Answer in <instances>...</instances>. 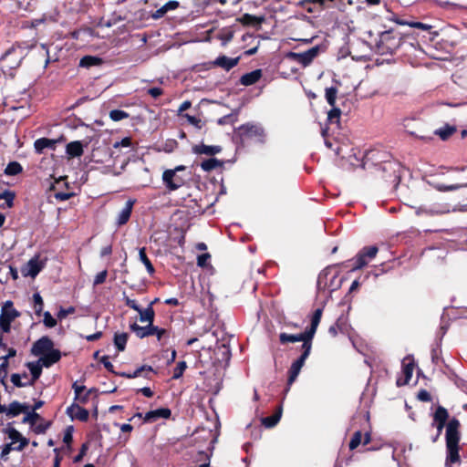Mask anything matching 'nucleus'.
Here are the masks:
<instances>
[{"mask_svg":"<svg viewBox=\"0 0 467 467\" xmlns=\"http://www.w3.org/2000/svg\"><path fill=\"white\" fill-rule=\"evenodd\" d=\"M10 380L13 383V385L16 388H24L30 386V384H28V381H22V375H20L19 373H13L11 375Z\"/></svg>","mask_w":467,"mask_h":467,"instance_id":"54","label":"nucleus"},{"mask_svg":"<svg viewBox=\"0 0 467 467\" xmlns=\"http://www.w3.org/2000/svg\"><path fill=\"white\" fill-rule=\"evenodd\" d=\"M30 407L26 403H20L16 400L11 402L8 407H6V410L5 411L8 417H16L20 413H26Z\"/></svg>","mask_w":467,"mask_h":467,"instance_id":"29","label":"nucleus"},{"mask_svg":"<svg viewBox=\"0 0 467 467\" xmlns=\"http://www.w3.org/2000/svg\"><path fill=\"white\" fill-rule=\"evenodd\" d=\"M38 420H42L41 416L36 412L29 410L26 412V416L23 419L24 423H29L31 426H34L36 421Z\"/></svg>","mask_w":467,"mask_h":467,"instance_id":"46","label":"nucleus"},{"mask_svg":"<svg viewBox=\"0 0 467 467\" xmlns=\"http://www.w3.org/2000/svg\"><path fill=\"white\" fill-rule=\"evenodd\" d=\"M319 47L316 46L303 53L289 52L286 57L292 60L302 64L303 66H308L313 59L318 55Z\"/></svg>","mask_w":467,"mask_h":467,"instance_id":"8","label":"nucleus"},{"mask_svg":"<svg viewBox=\"0 0 467 467\" xmlns=\"http://www.w3.org/2000/svg\"><path fill=\"white\" fill-rule=\"evenodd\" d=\"M162 147L165 152L171 153L178 147V142L176 140L170 139L164 142Z\"/></svg>","mask_w":467,"mask_h":467,"instance_id":"60","label":"nucleus"},{"mask_svg":"<svg viewBox=\"0 0 467 467\" xmlns=\"http://www.w3.org/2000/svg\"><path fill=\"white\" fill-rule=\"evenodd\" d=\"M301 369L292 363L288 369L287 386L290 387L296 379Z\"/></svg>","mask_w":467,"mask_h":467,"instance_id":"47","label":"nucleus"},{"mask_svg":"<svg viewBox=\"0 0 467 467\" xmlns=\"http://www.w3.org/2000/svg\"><path fill=\"white\" fill-rule=\"evenodd\" d=\"M455 78L457 79L455 82L467 89V68L455 75Z\"/></svg>","mask_w":467,"mask_h":467,"instance_id":"57","label":"nucleus"},{"mask_svg":"<svg viewBox=\"0 0 467 467\" xmlns=\"http://www.w3.org/2000/svg\"><path fill=\"white\" fill-rule=\"evenodd\" d=\"M5 432L7 433L8 438L12 441V444L21 440L22 434L15 428H7Z\"/></svg>","mask_w":467,"mask_h":467,"instance_id":"58","label":"nucleus"},{"mask_svg":"<svg viewBox=\"0 0 467 467\" xmlns=\"http://www.w3.org/2000/svg\"><path fill=\"white\" fill-rule=\"evenodd\" d=\"M262 75L263 74L261 69H255L254 71L243 75L240 78L239 82L243 86H251L255 84L262 78Z\"/></svg>","mask_w":467,"mask_h":467,"instance_id":"31","label":"nucleus"},{"mask_svg":"<svg viewBox=\"0 0 467 467\" xmlns=\"http://www.w3.org/2000/svg\"><path fill=\"white\" fill-rule=\"evenodd\" d=\"M340 116H341L340 109L334 106L327 113V120L330 123H339Z\"/></svg>","mask_w":467,"mask_h":467,"instance_id":"49","label":"nucleus"},{"mask_svg":"<svg viewBox=\"0 0 467 467\" xmlns=\"http://www.w3.org/2000/svg\"><path fill=\"white\" fill-rule=\"evenodd\" d=\"M72 389L75 392V400L83 405L88 402L90 394L93 391H96L95 389H89L87 390L86 386L78 385L77 381L72 384Z\"/></svg>","mask_w":467,"mask_h":467,"instance_id":"15","label":"nucleus"},{"mask_svg":"<svg viewBox=\"0 0 467 467\" xmlns=\"http://www.w3.org/2000/svg\"><path fill=\"white\" fill-rule=\"evenodd\" d=\"M311 349H312V348H309L308 346L305 345L304 349H301L300 357L297 359H296L293 362V364L301 369L303 368V366L305 365L306 358L310 355Z\"/></svg>","mask_w":467,"mask_h":467,"instance_id":"43","label":"nucleus"},{"mask_svg":"<svg viewBox=\"0 0 467 467\" xmlns=\"http://www.w3.org/2000/svg\"><path fill=\"white\" fill-rule=\"evenodd\" d=\"M20 315V312L14 307L13 302L8 300L2 306L0 320L13 322Z\"/></svg>","mask_w":467,"mask_h":467,"instance_id":"17","label":"nucleus"},{"mask_svg":"<svg viewBox=\"0 0 467 467\" xmlns=\"http://www.w3.org/2000/svg\"><path fill=\"white\" fill-rule=\"evenodd\" d=\"M238 20L244 26H255L261 25L264 22L265 18L263 16H256L250 14H244Z\"/></svg>","mask_w":467,"mask_h":467,"instance_id":"35","label":"nucleus"},{"mask_svg":"<svg viewBox=\"0 0 467 467\" xmlns=\"http://www.w3.org/2000/svg\"><path fill=\"white\" fill-rule=\"evenodd\" d=\"M448 410L441 405H438L432 414L431 427L436 428L434 435L431 436V442H436L441 437L442 431L445 430L446 441V460L445 466L451 467V464L459 463L460 457V441H461V422L452 417L450 419Z\"/></svg>","mask_w":467,"mask_h":467,"instance_id":"1","label":"nucleus"},{"mask_svg":"<svg viewBox=\"0 0 467 467\" xmlns=\"http://www.w3.org/2000/svg\"><path fill=\"white\" fill-rule=\"evenodd\" d=\"M456 127L446 124L444 127L438 129L434 131L442 140H448L452 134L456 132Z\"/></svg>","mask_w":467,"mask_h":467,"instance_id":"39","label":"nucleus"},{"mask_svg":"<svg viewBox=\"0 0 467 467\" xmlns=\"http://www.w3.org/2000/svg\"><path fill=\"white\" fill-rule=\"evenodd\" d=\"M186 368L187 363L185 361L178 362L173 369L172 379H179L180 378H182Z\"/></svg>","mask_w":467,"mask_h":467,"instance_id":"50","label":"nucleus"},{"mask_svg":"<svg viewBox=\"0 0 467 467\" xmlns=\"http://www.w3.org/2000/svg\"><path fill=\"white\" fill-rule=\"evenodd\" d=\"M42 315L44 317L43 323H44L45 327H47L48 328H52L57 326V319L54 318L48 311L43 312Z\"/></svg>","mask_w":467,"mask_h":467,"instance_id":"55","label":"nucleus"},{"mask_svg":"<svg viewBox=\"0 0 467 467\" xmlns=\"http://www.w3.org/2000/svg\"><path fill=\"white\" fill-rule=\"evenodd\" d=\"M83 144L79 140L71 141L66 146V153L69 158H78L83 155Z\"/></svg>","mask_w":467,"mask_h":467,"instance_id":"30","label":"nucleus"},{"mask_svg":"<svg viewBox=\"0 0 467 467\" xmlns=\"http://www.w3.org/2000/svg\"><path fill=\"white\" fill-rule=\"evenodd\" d=\"M171 415V411L168 408H161L154 410H150L144 415L145 422H153L160 418L169 419Z\"/></svg>","mask_w":467,"mask_h":467,"instance_id":"23","label":"nucleus"},{"mask_svg":"<svg viewBox=\"0 0 467 467\" xmlns=\"http://www.w3.org/2000/svg\"><path fill=\"white\" fill-rule=\"evenodd\" d=\"M61 358V352L59 349L53 348L52 350L43 354L38 359L45 368H49L55 363L58 362Z\"/></svg>","mask_w":467,"mask_h":467,"instance_id":"25","label":"nucleus"},{"mask_svg":"<svg viewBox=\"0 0 467 467\" xmlns=\"http://www.w3.org/2000/svg\"><path fill=\"white\" fill-rule=\"evenodd\" d=\"M53 348V340L47 336H43L33 344L31 353L34 356H42L43 354H46L47 352L52 350Z\"/></svg>","mask_w":467,"mask_h":467,"instance_id":"13","label":"nucleus"},{"mask_svg":"<svg viewBox=\"0 0 467 467\" xmlns=\"http://www.w3.org/2000/svg\"><path fill=\"white\" fill-rule=\"evenodd\" d=\"M183 117L188 120V122L190 124L193 125L194 127H196L199 130L202 129V125L201 119L196 118L192 115H189V114H184Z\"/></svg>","mask_w":467,"mask_h":467,"instance_id":"63","label":"nucleus"},{"mask_svg":"<svg viewBox=\"0 0 467 467\" xmlns=\"http://www.w3.org/2000/svg\"><path fill=\"white\" fill-rule=\"evenodd\" d=\"M400 51L402 55H408L413 51L420 50V46L413 34H401Z\"/></svg>","mask_w":467,"mask_h":467,"instance_id":"11","label":"nucleus"},{"mask_svg":"<svg viewBox=\"0 0 467 467\" xmlns=\"http://www.w3.org/2000/svg\"><path fill=\"white\" fill-rule=\"evenodd\" d=\"M363 167L376 178L396 188L401 181L402 166L385 151L372 150L365 155Z\"/></svg>","mask_w":467,"mask_h":467,"instance_id":"2","label":"nucleus"},{"mask_svg":"<svg viewBox=\"0 0 467 467\" xmlns=\"http://www.w3.org/2000/svg\"><path fill=\"white\" fill-rule=\"evenodd\" d=\"M417 399L422 402L431 401V395L424 389H420L417 394Z\"/></svg>","mask_w":467,"mask_h":467,"instance_id":"64","label":"nucleus"},{"mask_svg":"<svg viewBox=\"0 0 467 467\" xmlns=\"http://www.w3.org/2000/svg\"><path fill=\"white\" fill-rule=\"evenodd\" d=\"M192 150L194 154L197 155H208V156H214L217 153H220L222 151V147L219 145H213L208 146L203 143L199 145H194L192 148Z\"/></svg>","mask_w":467,"mask_h":467,"instance_id":"24","label":"nucleus"},{"mask_svg":"<svg viewBox=\"0 0 467 467\" xmlns=\"http://www.w3.org/2000/svg\"><path fill=\"white\" fill-rule=\"evenodd\" d=\"M129 117V113L121 109H113L109 112V118L113 121H120L122 119H128Z\"/></svg>","mask_w":467,"mask_h":467,"instance_id":"51","label":"nucleus"},{"mask_svg":"<svg viewBox=\"0 0 467 467\" xmlns=\"http://www.w3.org/2000/svg\"><path fill=\"white\" fill-rule=\"evenodd\" d=\"M153 336H156L158 341H162L164 338L169 337L168 330L165 328H161L157 326L154 327Z\"/></svg>","mask_w":467,"mask_h":467,"instance_id":"59","label":"nucleus"},{"mask_svg":"<svg viewBox=\"0 0 467 467\" xmlns=\"http://www.w3.org/2000/svg\"><path fill=\"white\" fill-rule=\"evenodd\" d=\"M139 257L141 263L145 265L147 272L149 275H152L155 273V269L153 265L151 264L150 260L148 258L146 254V249L145 247H142L139 251Z\"/></svg>","mask_w":467,"mask_h":467,"instance_id":"40","label":"nucleus"},{"mask_svg":"<svg viewBox=\"0 0 467 467\" xmlns=\"http://www.w3.org/2000/svg\"><path fill=\"white\" fill-rule=\"evenodd\" d=\"M343 326H344V323L342 322V318L340 317L337 320V322L334 325L329 327L328 333L332 337H337L338 332L344 331Z\"/></svg>","mask_w":467,"mask_h":467,"instance_id":"53","label":"nucleus"},{"mask_svg":"<svg viewBox=\"0 0 467 467\" xmlns=\"http://www.w3.org/2000/svg\"><path fill=\"white\" fill-rule=\"evenodd\" d=\"M154 327L153 323H148V325L144 327L139 326L137 323H133L130 325V329L135 333L139 338H144L153 336Z\"/></svg>","mask_w":467,"mask_h":467,"instance_id":"26","label":"nucleus"},{"mask_svg":"<svg viewBox=\"0 0 467 467\" xmlns=\"http://www.w3.org/2000/svg\"><path fill=\"white\" fill-rule=\"evenodd\" d=\"M401 34L394 29L386 30L379 35L377 42V50L381 55L394 54L400 50Z\"/></svg>","mask_w":467,"mask_h":467,"instance_id":"4","label":"nucleus"},{"mask_svg":"<svg viewBox=\"0 0 467 467\" xmlns=\"http://www.w3.org/2000/svg\"><path fill=\"white\" fill-rule=\"evenodd\" d=\"M26 57V50L20 45H12L0 57L2 70L6 73L20 67Z\"/></svg>","mask_w":467,"mask_h":467,"instance_id":"5","label":"nucleus"},{"mask_svg":"<svg viewBox=\"0 0 467 467\" xmlns=\"http://www.w3.org/2000/svg\"><path fill=\"white\" fill-rule=\"evenodd\" d=\"M162 182L170 192L176 191L185 184V179L178 175L175 171H164Z\"/></svg>","mask_w":467,"mask_h":467,"instance_id":"9","label":"nucleus"},{"mask_svg":"<svg viewBox=\"0 0 467 467\" xmlns=\"http://www.w3.org/2000/svg\"><path fill=\"white\" fill-rule=\"evenodd\" d=\"M337 95V88L330 87V88H326V99L331 107H334L336 104Z\"/></svg>","mask_w":467,"mask_h":467,"instance_id":"45","label":"nucleus"},{"mask_svg":"<svg viewBox=\"0 0 467 467\" xmlns=\"http://www.w3.org/2000/svg\"><path fill=\"white\" fill-rule=\"evenodd\" d=\"M180 6V3L175 0H171L163 5L161 8L157 9L152 15L151 17L154 19H160L163 17L167 12L176 10Z\"/></svg>","mask_w":467,"mask_h":467,"instance_id":"32","label":"nucleus"},{"mask_svg":"<svg viewBox=\"0 0 467 467\" xmlns=\"http://www.w3.org/2000/svg\"><path fill=\"white\" fill-rule=\"evenodd\" d=\"M103 64V59L96 56H84L79 61V67L90 68L92 67L100 66Z\"/></svg>","mask_w":467,"mask_h":467,"instance_id":"34","label":"nucleus"},{"mask_svg":"<svg viewBox=\"0 0 467 467\" xmlns=\"http://www.w3.org/2000/svg\"><path fill=\"white\" fill-rule=\"evenodd\" d=\"M361 441H362L361 431H355L350 441H349V444H348L349 450L353 451V450L357 449L360 445Z\"/></svg>","mask_w":467,"mask_h":467,"instance_id":"52","label":"nucleus"},{"mask_svg":"<svg viewBox=\"0 0 467 467\" xmlns=\"http://www.w3.org/2000/svg\"><path fill=\"white\" fill-rule=\"evenodd\" d=\"M240 57L231 58L224 55L219 56L213 62V66L220 67L226 71H229L239 63Z\"/></svg>","mask_w":467,"mask_h":467,"instance_id":"28","label":"nucleus"},{"mask_svg":"<svg viewBox=\"0 0 467 467\" xmlns=\"http://www.w3.org/2000/svg\"><path fill=\"white\" fill-rule=\"evenodd\" d=\"M61 140L62 138L59 140H53L48 138L37 139L34 142L35 151L37 154H42L46 149L55 150L57 143Z\"/></svg>","mask_w":467,"mask_h":467,"instance_id":"21","label":"nucleus"},{"mask_svg":"<svg viewBox=\"0 0 467 467\" xmlns=\"http://www.w3.org/2000/svg\"><path fill=\"white\" fill-rule=\"evenodd\" d=\"M129 339V334L126 332L123 333H115L114 335V345L118 351L122 352L126 348V345Z\"/></svg>","mask_w":467,"mask_h":467,"instance_id":"37","label":"nucleus"},{"mask_svg":"<svg viewBox=\"0 0 467 467\" xmlns=\"http://www.w3.org/2000/svg\"><path fill=\"white\" fill-rule=\"evenodd\" d=\"M107 276H108L107 270H103V271L98 273L94 278L93 285L97 286V285H99L105 283Z\"/></svg>","mask_w":467,"mask_h":467,"instance_id":"61","label":"nucleus"},{"mask_svg":"<svg viewBox=\"0 0 467 467\" xmlns=\"http://www.w3.org/2000/svg\"><path fill=\"white\" fill-rule=\"evenodd\" d=\"M154 372L153 368L150 365H142L135 369L133 372H120L116 373L117 376L126 379H135L138 377H144L145 379H150L149 374Z\"/></svg>","mask_w":467,"mask_h":467,"instance_id":"19","label":"nucleus"},{"mask_svg":"<svg viewBox=\"0 0 467 467\" xmlns=\"http://www.w3.org/2000/svg\"><path fill=\"white\" fill-rule=\"evenodd\" d=\"M65 179H66V177L59 178L58 180L56 181V184L52 185L51 188H50V191L55 192V193H54L55 199L57 201H59V202L67 201V200L70 199L72 196H74L73 192H56L57 185L60 184L62 182L67 187V183L64 182Z\"/></svg>","mask_w":467,"mask_h":467,"instance_id":"33","label":"nucleus"},{"mask_svg":"<svg viewBox=\"0 0 467 467\" xmlns=\"http://www.w3.org/2000/svg\"><path fill=\"white\" fill-rule=\"evenodd\" d=\"M22 171L23 167L18 161H10L5 169V174L8 176L17 175Z\"/></svg>","mask_w":467,"mask_h":467,"instance_id":"41","label":"nucleus"},{"mask_svg":"<svg viewBox=\"0 0 467 467\" xmlns=\"http://www.w3.org/2000/svg\"><path fill=\"white\" fill-rule=\"evenodd\" d=\"M76 311L75 307L74 306H69L67 308H63V307H60L59 311L57 312V318L59 320H62L64 318H66L68 315L70 314H74Z\"/></svg>","mask_w":467,"mask_h":467,"instance_id":"62","label":"nucleus"},{"mask_svg":"<svg viewBox=\"0 0 467 467\" xmlns=\"http://www.w3.org/2000/svg\"><path fill=\"white\" fill-rule=\"evenodd\" d=\"M33 302L35 314L38 317L41 316L42 313L44 312V300L39 293H35L33 295Z\"/></svg>","mask_w":467,"mask_h":467,"instance_id":"44","label":"nucleus"},{"mask_svg":"<svg viewBox=\"0 0 467 467\" xmlns=\"http://www.w3.org/2000/svg\"><path fill=\"white\" fill-rule=\"evenodd\" d=\"M15 196V193L9 190L0 191V200H5L9 208L14 204Z\"/></svg>","mask_w":467,"mask_h":467,"instance_id":"48","label":"nucleus"},{"mask_svg":"<svg viewBox=\"0 0 467 467\" xmlns=\"http://www.w3.org/2000/svg\"><path fill=\"white\" fill-rule=\"evenodd\" d=\"M123 301L125 306L137 311L140 315V321L144 323H153L155 318V311L152 306H148L142 309L137 303L136 300L130 298L125 293H123Z\"/></svg>","mask_w":467,"mask_h":467,"instance_id":"7","label":"nucleus"},{"mask_svg":"<svg viewBox=\"0 0 467 467\" xmlns=\"http://www.w3.org/2000/svg\"><path fill=\"white\" fill-rule=\"evenodd\" d=\"M379 252L377 245H369L363 247L355 257L343 263L345 267H350L355 271L366 266L372 259H374Z\"/></svg>","mask_w":467,"mask_h":467,"instance_id":"6","label":"nucleus"},{"mask_svg":"<svg viewBox=\"0 0 467 467\" xmlns=\"http://www.w3.org/2000/svg\"><path fill=\"white\" fill-rule=\"evenodd\" d=\"M279 341L283 345L286 343H295L301 341L302 345L300 347V350L304 349L305 345L308 346L309 348H312V340L306 336L305 331L296 335L281 333L279 335Z\"/></svg>","mask_w":467,"mask_h":467,"instance_id":"12","label":"nucleus"},{"mask_svg":"<svg viewBox=\"0 0 467 467\" xmlns=\"http://www.w3.org/2000/svg\"><path fill=\"white\" fill-rule=\"evenodd\" d=\"M43 265L38 261L36 257L30 259L26 266L21 269L24 276L36 277L42 270Z\"/></svg>","mask_w":467,"mask_h":467,"instance_id":"22","label":"nucleus"},{"mask_svg":"<svg viewBox=\"0 0 467 467\" xmlns=\"http://www.w3.org/2000/svg\"><path fill=\"white\" fill-rule=\"evenodd\" d=\"M46 21V16H43L41 18L33 19L31 21H24L22 27L23 28H36L39 25L44 24Z\"/></svg>","mask_w":467,"mask_h":467,"instance_id":"56","label":"nucleus"},{"mask_svg":"<svg viewBox=\"0 0 467 467\" xmlns=\"http://www.w3.org/2000/svg\"><path fill=\"white\" fill-rule=\"evenodd\" d=\"M388 20L393 21L398 25L400 26H409L412 28H417L422 31H426L428 33H431V29L433 28L432 26L421 22H416L413 20H409L406 18H400L398 15L394 13H390V16L387 17Z\"/></svg>","mask_w":467,"mask_h":467,"instance_id":"10","label":"nucleus"},{"mask_svg":"<svg viewBox=\"0 0 467 467\" xmlns=\"http://www.w3.org/2000/svg\"><path fill=\"white\" fill-rule=\"evenodd\" d=\"M26 367L29 369L31 374V379L28 380V384H30V386H34L36 381L40 378L44 366L39 360H37L26 363Z\"/></svg>","mask_w":467,"mask_h":467,"instance_id":"27","label":"nucleus"},{"mask_svg":"<svg viewBox=\"0 0 467 467\" xmlns=\"http://www.w3.org/2000/svg\"><path fill=\"white\" fill-rule=\"evenodd\" d=\"M414 367H415V362H414V359L411 356H407L403 358L402 360V372L404 374V380L403 382L401 383L400 382V379H398L397 380V385L398 386H401V385H406L410 382L411 377H412V373H413V370H414Z\"/></svg>","mask_w":467,"mask_h":467,"instance_id":"14","label":"nucleus"},{"mask_svg":"<svg viewBox=\"0 0 467 467\" xmlns=\"http://www.w3.org/2000/svg\"><path fill=\"white\" fill-rule=\"evenodd\" d=\"M200 166L202 170L204 171H212L217 168L222 167L223 161L216 158H210L202 161Z\"/></svg>","mask_w":467,"mask_h":467,"instance_id":"38","label":"nucleus"},{"mask_svg":"<svg viewBox=\"0 0 467 467\" xmlns=\"http://www.w3.org/2000/svg\"><path fill=\"white\" fill-rule=\"evenodd\" d=\"M67 414L71 419H77L83 422L88 421L89 417L88 410L76 403H73L67 409Z\"/></svg>","mask_w":467,"mask_h":467,"instance_id":"16","label":"nucleus"},{"mask_svg":"<svg viewBox=\"0 0 467 467\" xmlns=\"http://www.w3.org/2000/svg\"><path fill=\"white\" fill-rule=\"evenodd\" d=\"M0 359L2 360L1 364H0V383L5 386V389H7V385H6V377H7V374H8V366H9V362L8 360L6 359V358H0Z\"/></svg>","mask_w":467,"mask_h":467,"instance_id":"42","label":"nucleus"},{"mask_svg":"<svg viewBox=\"0 0 467 467\" xmlns=\"http://www.w3.org/2000/svg\"><path fill=\"white\" fill-rule=\"evenodd\" d=\"M266 134L261 125L254 123H245L235 130L233 136V141L237 149L245 148L251 143L264 144Z\"/></svg>","mask_w":467,"mask_h":467,"instance_id":"3","label":"nucleus"},{"mask_svg":"<svg viewBox=\"0 0 467 467\" xmlns=\"http://www.w3.org/2000/svg\"><path fill=\"white\" fill-rule=\"evenodd\" d=\"M282 408L279 407L277 410L271 416H267L262 419V424L266 428L275 427L281 419Z\"/></svg>","mask_w":467,"mask_h":467,"instance_id":"36","label":"nucleus"},{"mask_svg":"<svg viewBox=\"0 0 467 467\" xmlns=\"http://www.w3.org/2000/svg\"><path fill=\"white\" fill-rule=\"evenodd\" d=\"M135 202L136 201L132 199H129L126 202L125 206L122 208L117 217L116 224L119 227L126 224L129 222Z\"/></svg>","mask_w":467,"mask_h":467,"instance_id":"20","label":"nucleus"},{"mask_svg":"<svg viewBox=\"0 0 467 467\" xmlns=\"http://www.w3.org/2000/svg\"><path fill=\"white\" fill-rule=\"evenodd\" d=\"M322 314H323V308H317L311 317L310 326L307 327L305 330L306 336L308 338H310L311 340H313L314 336L318 327V325L321 321Z\"/></svg>","mask_w":467,"mask_h":467,"instance_id":"18","label":"nucleus"}]
</instances>
